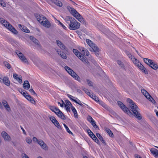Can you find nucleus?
I'll use <instances>...</instances> for the list:
<instances>
[{
	"mask_svg": "<svg viewBox=\"0 0 158 158\" xmlns=\"http://www.w3.org/2000/svg\"><path fill=\"white\" fill-rule=\"evenodd\" d=\"M26 141L28 143H31L32 142L31 139L29 137H27L26 139Z\"/></svg>",
	"mask_w": 158,
	"mask_h": 158,
	"instance_id": "nucleus-46",
	"label": "nucleus"
},
{
	"mask_svg": "<svg viewBox=\"0 0 158 158\" xmlns=\"http://www.w3.org/2000/svg\"><path fill=\"white\" fill-rule=\"evenodd\" d=\"M67 96L68 97V98H70V99L72 101H73L74 102V100H76L74 99H73V98H75L73 96H72L68 94H67Z\"/></svg>",
	"mask_w": 158,
	"mask_h": 158,
	"instance_id": "nucleus-47",
	"label": "nucleus"
},
{
	"mask_svg": "<svg viewBox=\"0 0 158 158\" xmlns=\"http://www.w3.org/2000/svg\"><path fill=\"white\" fill-rule=\"evenodd\" d=\"M143 60L149 66H150L153 62L152 60L147 58H144Z\"/></svg>",
	"mask_w": 158,
	"mask_h": 158,
	"instance_id": "nucleus-28",
	"label": "nucleus"
},
{
	"mask_svg": "<svg viewBox=\"0 0 158 158\" xmlns=\"http://www.w3.org/2000/svg\"><path fill=\"white\" fill-rule=\"evenodd\" d=\"M83 90L88 95H89L90 96V93L89 91L86 88H84L83 89Z\"/></svg>",
	"mask_w": 158,
	"mask_h": 158,
	"instance_id": "nucleus-44",
	"label": "nucleus"
},
{
	"mask_svg": "<svg viewBox=\"0 0 158 158\" xmlns=\"http://www.w3.org/2000/svg\"><path fill=\"white\" fill-rule=\"evenodd\" d=\"M117 63L120 66L124 68L123 65V64L122 63L121 61L120 60H118L117 61Z\"/></svg>",
	"mask_w": 158,
	"mask_h": 158,
	"instance_id": "nucleus-48",
	"label": "nucleus"
},
{
	"mask_svg": "<svg viewBox=\"0 0 158 158\" xmlns=\"http://www.w3.org/2000/svg\"><path fill=\"white\" fill-rule=\"evenodd\" d=\"M74 113V116L76 118H78V114L77 112V111H76L75 112H73Z\"/></svg>",
	"mask_w": 158,
	"mask_h": 158,
	"instance_id": "nucleus-56",
	"label": "nucleus"
},
{
	"mask_svg": "<svg viewBox=\"0 0 158 158\" xmlns=\"http://www.w3.org/2000/svg\"><path fill=\"white\" fill-rule=\"evenodd\" d=\"M53 2L57 6L61 7L62 6V3L58 0H53Z\"/></svg>",
	"mask_w": 158,
	"mask_h": 158,
	"instance_id": "nucleus-32",
	"label": "nucleus"
},
{
	"mask_svg": "<svg viewBox=\"0 0 158 158\" xmlns=\"http://www.w3.org/2000/svg\"><path fill=\"white\" fill-rule=\"evenodd\" d=\"M118 104L125 113L128 115L131 114L130 111L128 110V108L122 102L120 101H118Z\"/></svg>",
	"mask_w": 158,
	"mask_h": 158,
	"instance_id": "nucleus-9",
	"label": "nucleus"
},
{
	"mask_svg": "<svg viewBox=\"0 0 158 158\" xmlns=\"http://www.w3.org/2000/svg\"><path fill=\"white\" fill-rule=\"evenodd\" d=\"M19 91L32 104H35V102L34 99L27 92H23L21 89H19Z\"/></svg>",
	"mask_w": 158,
	"mask_h": 158,
	"instance_id": "nucleus-8",
	"label": "nucleus"
},
{
	"mask_svg": "<svg viewBox=\"0 0 158 158\" xmlns=\"http://www.w3.org/2000/svg\"><path fill=\"white\" fill-rule=\"evenodd\" d=\"M106 131L110 136L112 137L113 136V133L110 129L107 128Z\"/></svg>",
	"mask_w": 158,
	"mask_h": 158,
	"instance_id": "nucleus-37",
	"label": "nucleus"
},
{
	"mask_svg": "<svg viewBox=\"0 0 158 158\" xmlns=\"http://www.w3.org/2000/svg\"><path fill=\"white\" fill-rule=\"evenodd\" d=\"M57 21L56 23H58V25H60V26L63 27L64 29L65 30L67 29V27L59 20H57Z\"/></svg>",
	"mask_w": 158,
	"mask_h": 158,
	"instance_id": "nucleus-34",
	"label": "nucleus"
},
{
	"mask_svg": "<svg viewBox=\"0 0 158 158\" xmlns=\"http://www.w3.org/2000/svg\"><path fill=\"white\" fill-rule=\"evenodd\" d=\"M65 104L64 103V106H70L72 105V104L69 100H66L65 101Z\"/></svg>",
	"mask_w": 158,
	"mask_h": 158,
	"instance_id": "nucleus-41",
	"label": "nucleus"
},
{
	"mask_svg": "<svg viewBox=\"0 0 158 158\" xmlns=\"http://www.w3.org/2000/svg\"><path fill=\"white\" fill-rule=\"evenodd\" d=\"M2 102L6 110L8 112L10 111H11V109L8 104L7 102L5 100H3L2 101Z\"/></svg>",
	"mask_w": 158,
	"mask_h": 158,
	"instance_id": "nucleus-17",
	"label": "nucleus"
},
{
	"mask_svg": "<svg viewBox=\"0 0 158 158\" xmlns=\"http://www.w3.org/2000/svg\"><path fill=\"white\" fill-rule=\"evenodd\" d=\"M41 147V148L45 150L48 149V147L46 144L41 139H39L38 143Z\"/></svg>",
	"mask_w": 158,
	"mask_h": 158,
	"instance_id": "nucleus-16",
	"label": "nucleus"
},
{
	"mask_svg": "<svg viewBox=\"0 0 158 158\" xmlns=\"http://www.w3.org/2000/svg\"><path fill=\"white\" fill-rule=\"evenodd\" d=\"M22 156L23 158H29V157L25 154H22Z\"/></svg>",
	"mask_w": 158,
	"mask_h": 158,
	"instance_id": "nucleus-59",
	"label": "nucleus"
},
{
	"mask_svg": "<svg viewBox=\"0 0 158 158\" xmlns=\"http://www.w3.org/2000/svg\"><path fill=\"white\" fill-rule=\"evenodd\" d=\"M3 64L8 69H10L11 68L10 64L6 61H4Z\"/></svg>",
	"mask_w": 158,
	"mask_h": 158,
	"instance_id": "nucleus-36",
	"label": "nucleus"
},
{
	"mask_svg": "<svg viewBox=\"0 0 158 158\" xmlns=\"http://www.w3.org/2000/svg\"><path fill=\"white\" fill-rule=\"evenodd\" d=\"M0 22L3 26L9 29L15 35H17L18 33V31L10 24L8 22L3 18H0Z\"/></svg>",
	"mask_w": 158,
	"mask_h": 158,
	"instance_id": "nucleus-3",
	"label": "nucleus"
},
{
	"mask_svg": "<svg viewBox=\"0 0 158 158\" xmlns=\"http://www.w3.org/2000/svg\"><path fill=\"white\" fill-rule=\"evenodd\" d=\"M139 68L145 74H148V72L146 69V68L141 64H139V65H138Z\"/></svg>",
	"mask_w": 158,
	"mask_h": 158,
	"instance_id": "nucleus-24",
	"label": "nucleus"
},
{
	"mask_svg": "<svg viewBox=\"0 0 158 158\" xmlns=\"http://www.w3.org/2000/svg\"><path fill=\"white\" fill-rule=\"evenodd\" d=\"M23 88L24 89H28L30 87V84L28 81H25L23 83Z\"/></svg>",
	"mask_w": 158,
	"mask_h": 158,
	"instance_id": "nucleus-26",
	"label": "nucleus"
},
{
	"mask_svg": "<svg viewBox=\"0 0 158 158\" xmlns=\"http://www.w3.org/2000/svg\"><path fill=\"white\" fill-rule=\"evenodd\" d=\"M96 135L99 139L102 142V143L105 144H106L105 140L99 133H97Z\"/></svg>",
	"mask_w": 158,
	"mask_h": 158,
	"instance_id": "nucleus-31",
	"label": "nucleus"
},
{
	"mask_svg": "<svg viewBox=\"0 0 158 158\" xmlns=\"http://www.w3.org/2000/svg\"><path fill=\"white\" fill-rule=\"evenodd\" d=\"M70 13L72 15L77 19L79 22L85 24L86 22L85 19L82 18V16L77 11V10H69Z\"/></svg>",
	"mask_w": 158,
	"mask_h": 158,
	"instance_id": "nucleus-5",
	"label": "nucleus"
},
{
	"mask_svg": "<svg viewBox=\"0 0 158 158\" xmlns=\"http://www.w3.org/2000/svg\"><path fill=\"white\" fill-rule=\"evenodd\" d=\"M56 51L59 55L62 52L60 49H56Z\"/></svg>",
	"mask_w": 158,
	"mask_h": 158,
	"instance_id": "nucleus-64",
	"label": "nucleus"
},
{
	"mask_svg": "<svg viewBox=\"0 0 158 158\" xmlns=\"http://www.w3.org/2000/svg\"><path fill=\"white\" fill-rule=\"evenodd\" d=\"M0 4L3 7H5L6 5L5 2L2 0H0Z\"/></svg>",
	"mask_w": 158,
	"mask_h": 158,
	"instance_id": "nucleus-45",
	"label": "nucleus"
},
{
	"mask_svg": "<svg viewBox=\"0 0 158 158\" xmlns=\"http://www.w3.org/2000/svg\"><path fill=\"white\" fill-rule=\"evenodd\" d=\"M16 53L19 57V58L23 62L25 63H27L28 62L27 59L22 53L19 51H17Z\"/></svg>",
	"mask_w": 158,
	"mask_h": 158,
	"instance_id": "nucleus-12",
	"label": "nucleus"
},
{
	"mask_svg": "<svg viewBox=\"0 0 158 158\" xmlns=\"http://www.w3.org/2000/svg\"><path fill=\"white\" fill-rule=\"evenodd\" d=\"M19 27L20 28L22 31L26 33H29L30 31L26 27H24L21 24H19L18 25Z\"/></svg>",
	"mask_w": 158,
	"mask_h": 158,
	"instance_id": "nucleus-22",
	"label": "nucleus"
},
{
	"mask_svg": "<svg viewBox=\"0 0 158 158\" xmlns=\"http://www.w3.org/2000/svg\"><path fill=\"white\" fill-rule=\"evenodd\" d=\"M56 114L61 119L63 120L65 119V115L62 113V112L60 110Z\"/></svg>",
	"mask_w": 158,
	"mask_h": 158,
	"instance_id": "nucleus-27",
	"label": "nucleus"
},
{
	"mask_svg": "<svg viewBox=\"0 0 158 158\" xmlns=\"http://www.w3.org/2000/svg\"><path fill=\"white\" fill-rule=\"evenodd\" d=\"M86 82L90 86H92L93 85V82L87 79Z\"/></svg>",
	"mask_w": 158,
	"mask_h": 158,
	"instance_id": "nucleus-43",
	"label": "nucleus"
},
{
	"mask_svg": "<svg viewBox=\"0 0 158 158\" xmlns=\"http://www.w3.org/2000/svg\"><path fill=\"white\" fill-rule=\"evenodd\" d=\"M77 100H74V102L76 103L79 105L80 106H83L84 105L81 101L78 99H77Z\"/></svg>",
	"mask_w": 158,
	"mask_h": 158,
	"instance_id": "nucleus-40",
	"label": "nucleus"
},
{
	"mask_svg": "<svg viewBox=\"0 0 158 158\" xmlns=\"http://www.w3.org/2000/svg\"><path fill=\"white\" fill-rule=\"evenodd\" d=\"M37 18L38 21L41 23H43V21L44 20H46V18L42 15H39Z\"/></svg>",
	"mask_w": 158,
	"mask_h": 158,
	"instance_id": "nucleus-21",
	"label": "nucleus"
},
{
	"mask_svg": "<svg viewBox=\"0 0 158 158\" xmlns=\"http://www.w3.org/2000/svg\"><path fill=\"white\" fill-rule=\"evenodd\" d=\"M29 91L32 94L36 95V93L35 92L33 89H29Z\"/></svg>",
	"mask_w": 158,
	"mask_h": 158,
	"instance_id": "nucleus-49",
	"label": "nucleus"
},
{
	"mask_svg": "<svg viewBox=\"0 0 158 158\" xmlns=\"http://www.w3.org/2000/svg\"><path fill=\"white\" fill-rule=\"evenodd\" d=\"M93 140H94L96 143H97L98 144V143L99 142V140L97 139V138L96 137H95L94 139H93Z\"/></svg>",
	"mask_w": 158,
	"mask_h": 158,
	"instance_id": "nucleus-60",
	"label": "nucleus"
},
{
	"mask_svg": "<svg viewBox=\"0 0 158 158\" xmlns=\"http://www.w3.org/2000/svg\"><path fill=\"white\" fill-rule=\"evenodd\" d=\"M131 60L133 61L134 64L136 66L139 65V64L140 63L139 62V61L135 57L131 58Z\"/></svg>",
	"mask_w": 158,
	"mask_h": 158,
	"instance_id": "nucleus-30",
	"label": "nucleus"
},
{
	"mask_svg": "<svg viewBox=\"0 0 158 158\" xmlns=\"http://www.w3.org/2000/svg\"><path fill=\"white\" fill-rule=\"evenodd\" d=\"M141 92L145 97L149 101L152 102L153 103H155V101L153 98L150 95L149 93L144 89H141Z\"/></svg>",
	"mask_w": 158,
	"mask_h": 158,
	"instance_id": "nucleus-10",
	"label": "nucleus"
},
{
	"mask_svg": "<svg viewBox=\"0 0 158 158\" xmlns=\"http://www.w3.org/2000/svg\"><path fill=\"white\" fill-rule=\"evenodd\" d=\"M86 42L92 48V50L90 51L94 52L97 56H98L99 55V52L100 50L99 48H98L97 46L92 41L89 39H87L86 40Z\"/></svg>",
	"mask_w": 158,
	"mask_h": 158,
	"instance_id": "nucleus-4",
	"label": "nucleus"
},
{
	"mask_svg": "<svg viewBox=\"0 0 158 158\" xmlns=\"http://www.w3.org/2000/svg\"><path fill=\"white\" fill-rule=\"evenodd\" d=\"M1 135L5 141H9L11 140L10 135L5 131H2L1 133Z\"/></svg>",
	"mask_w": 158,
	"mask_h": 158,
	"instance_id": "nucleus-13",
	"label": "nucleus"
},
{
	"mask_svg": "<svg viewBox=\"0 0 158 158\" xmlns=\"http://www.w3.org/2000/svg\"><path fill=\"white\" fill-rule=\"evenodd\" d=\"M90 123L94 127H95L96 128H98V126L96 125V123L94 120L93 121H92L90 122Z\"/></svg>",
	"mask_w": 158,
	"mask_h": 158,
	"instance_id": "nucleus-42",
	"label": "nucleus"
},
{
	"mask_svg": "<svg viewBox=\"0 0 158 158\" xmlns=\"http://www.w3.org/2000/svg\"><path fill=\"white\" fill-rule=\"evenodd\" d=\"M20 127H21V129L23 131V133L24 135H26V132L24 129H23V128L21 126Z\"/></svg>",
	"mask_w": 158,
	"mask_h": 158,
	"instance_id": "nucleus-62",
	"label": "nucleus"
},
{
	"mask_svg": "<svg viewBox=\"0 0 158 158\" xmlns=\"http://www.w3.org/2000/svg\"><path fill=\"white\" fill-rule=\"evenodd\" d=\"M33 141L35 142H37L38 143V142L39 141V139H37L35 137H33L32 139Z\"/></svg>",
	"mask_w": 158,
	"mask_h": 158,
	"instance_id": "nucleus-51",
	"label": "nucleus"
},
{
	"mask_svg": "<svg viewBox=\"0 0 158 158\" xmlns=\"http://www.w3.org/2000/svg\"><path fill=\"white\" fill-rule=\"evenodd\" d=\"M149 66L155 70L157 69L158 68V65L157 64L153 62Z\"/></svg>",
	"mask_w": 158,
	"mask_h": 158,
	"instance_id": "nucleus-29",
	"label": "nucleus"
},
{
	"mask_svg": "<svg viewBox=\"0 0 158 158\" xmlns=\"http://www.w3.org/2000/svg\"><path fill=\"white\" fill-rule=\"evenodd\" d=\"M50 119L55 125L57 127L58 129H61V127L59 123L54 117L53 116H51L50 117Z\"/></svg>",
	"mask_w": 158,
	"mask_h": 158,
	"instance_id": "nucleus-15",
	"label": "nucleus"
},
{
	"mask_svg": "<svg viewBox=\"0 0 158 158\" xmlns=\"http://www.w3.org/2000/svg\"><path fill=\"white\" fill-rule=\"evenodd\" d=\"M67 8L68 10H75V9L73 8L72 7H71L69 6H67Z\"/></svg>",
	"mask_w": 158,
	"mask_h": 158,
	"instance_id": "nucleus-57",
	"label": "nucleus"
},
{
	"mask_svg": "<svg viewBox=\"0 0 158 158\" xmlns=\"http://www.w3.org/2000/svg\"><path fill=\"white\" fill-rule=\"evenodd\" d=\"M65 20L69 25V28L70 30H75L79 29L80 24L74 18L67 16L66 17Z\"/></svg>",
	"mask_w": 158,
	"mask_h": 158,
	"instance_id": "nucleus-1",
	"label": "nucleus"
},
{
	"mask_svg": "<svg viewBox=\"0 0 158 158\" xmlns=\"http://www.w3.org/2000/svg\"><path fill=\"white\" fill-rule=\"evenodd\" d=\"M64 69L68 73L78 81H80V80L79 77L71 69L67 66H66L64 67Z\"/></svg>",
	"mask_w": 158,
	"mask_h": 158,
	"instance_id": "nucleus-7",
	"label": "nucleus"
},
{
	"mask_svg": "<svg viewBox=\"0 0 158 158\" xmlns=\"http://www.w3.org/2000/svg\"><path fill=\"white\" fill-rule=\"evenodd\" d=\"M30 39L34 43L35 47L38 49L41 48V46L39 41L33 36H30Z\"/></svg>",
	"mask_w": 158,
	"mask_h": 158,
	"instance_id": "nucleus-11",
	"label": "nucleus"
},
{
	"mask_svg": "<svg viewBox=\"0 0 158 158\" xmlns=\"http://www.w3.org/2000/svg\"><path fill=\"white\" fill-rule=\"evenodd\" d=\"M73 52L75 55L83 62L86 64H88V62L86 57L82 55L81 53L79 52L77 49H73Z\"/></svg>",
	"mask_w": 158,
	"mask_h": 158,
	"instance_id": "nucleus-6",
	"label": "nucleus"
},
{
	"mask_svg": "<svg viewBox=\"0 0 158 158\" xmlns=\"http://www.w3.org/2000/svg\"><path fill=\"white\" fill-rule=\"evenodd\" d=\"M96 102H99V98L98 97L94 95L93 94H90V96Z\"/></svg>",
	"mask_w": 158,
	"mask_h": 158,
	"instance_id": "nucleus-35",
	"label": "nucleus"
},
{
	"mask_svg": "<svg viewBox=\"0 0 158 158\" xmlns=\"http://www.w3.org/2000/svg\"><path fill=\"white\" fill-rule=\"evenodd\" d=\"M128 56L131 59V58H134V56H132L130 53H128L127 54Z\"/></svg>",
	"mask_w": 158,
	"mask_h": 158,
	"instance_id": "nucleus-58",
	"label": "nucleus"
},
{
	"mask_svg": "<svg viewBox=\"0 0 158 158\" xmlns=\"http://www.w3.org/2000/svg\"><path fill=\"white\" fill-rule=\"evenodd\" d=\"M63 125L65 127L66 131L70 134H71L73 135V133L70 131L69 129V127L66 125V124L64 123L63 124Z\"/></svg>",
	"mask_w": 158,
	"mask_h": 158,
	"instance_id": "nucleus-33",
	"label": "nucleus"
},
{
	"mask_svg": "<svg viewBox=\"0 0 158 158\" xmlns=\"http://www.w3.org/2000/svg\"><path fill=\"white\" fill-rule=\"evenodd\" d=\"M7 86H9L10 85V81H9L8 78L7 77H5L3 78L2 80V81Z\"/></svg>",
	"mask_w": 158,
	"mask_h": 158,
	"instance_id": "nucleus-25",
	"label": "nucleus"
},
{
	"mask_svg": "<svg viewBox=\"0 0 158 158\" xmlns=\"http://www.w3.org/2000/svg\"><path fill=\"white\" fill-rule=\"evenodd\" d=\"M54 112L56 114L59 112L60 110L58 108L56 107V109H55Z\"/></svg>",
	"mask_w": 158,
	"mask_h": 158,
	"instance_id": "nucleus-55",
	"label": "nucleus"
},
{
	"mask_svg": "<svg viewBox=\"0 0 158 158\" xmlns=\"http://www.w3.org/2000/svg\"><path fill=\"white\" fill-rule=\"evenodd\" d=\"M41 24L47 28H49L51 26L50 22L48 21L47 19L46 20L43 21V23H42Z\"/></svg>",
	"mask_w": 158,
	"mask_h": 158,
	"instance_id": "nucleus-23",
	"label": "nucleus"
},
{
	"mask_svg": "<svg viewBox=\"0 0 158 158\" xmlns=\"http://www.w3.org/2000/svg\"><path fill=\"white\" fill-rule=\"evenodd\" d=\"M99 104H100L103 107H104V108L106 109H108V106L105 103H104L102 101H99Z\"/></svg>",
	"mask_w": 158,
	"mask_h": 158,
	"instance_id": "nucleus-38",
	"label": "nucleus"
},
{
	"mask_svg": "<svg viewBox=\"0 0 158 158\" xmlns=\"http://www.w3.org/2000/svg\"><path fill=\"white\" fill-rule=\"evenodd\" d=\"M88 120L90 122H91L92 121L94 120V119L92 118V117L90 116H88Z\"/></svg>",
	"mask_w": 158,
	"mask_h": 158,
	"instance_id": "nucleus-52",
	"label": "nucleus"
},
{
	"mask_svg": "<svg viewBox=\"0 0 158 158\" xmlns=\"http://www.w3.org/2000/svg\"><path fill=\"white\" fill-rule=\"evenodd\" d=\"M60 55L62 58L64 59H66L67 58V56L66 54L63 52H62L60 54Z\"/></svg>",
	"mask_w": 158,
	"mask_h": 158,
	"instance_id": "nucleus-39",
	"label": "nucleus"
},
{
	"mask_svg": "<svg viewBox=\"0 0 158 158\" xmlns=\"http://www.w3.org/2000/svg\"><path fill=\"white\" fill-rule=\"evenodd\" d=\"M71 110L73 112H74L77 111L75 108L73 106H72L71 107Z\"/></svg>",
	"mask_w": 158,
	"mask_h": 158,
	"instance_id": "nucleus-63",
	"label": "nucleus"
},
{
	"mask_svg": "<svg viewBox=\"0 0 158 158\" xmlns=\"http://www.w3.org/2000/svg\"><path fill=\"white\" fill-rule=\"evenodd\" d=\"M79 49L81 52H83L85 55L88 56L89 55V52L85 48L80 47L79 48Z\"/></svg>",
	"mask_w": 158,
	"mask_h": 158,
	"instance_id": "nucleus-20",
	"label": "nucleus"
},
{
	"mask_svg": "<svg viewBox=\"0 0 158 158\" xmlns=\"http://www.w3.org/2000/svg\"><path fill=\"white\" fill-rule=\"evenodd\" d=\"M87 131L89 135V134L93 133V132L89 129L87 130Z\"/></svg>",
	"mask_w": 158,
	"mask_h": 158,
	"instance_id": "nucleus-61",
	"label": "nucleus"
},
{
	"mask_svg": "<svg viewBox=\"0 0 158 158\" xmlns=\"http://www.w3.org/2000/svg\"><path fill=\"white\" fill-rule=\"evenodd\" d=\"M56 43L62 50L64 51H68V48L61 41L59 40H56Z\"/></svg>",
	"mask_w": 158,
	"mask_h": 158,
	"instance_id": "nucleus-14",
	"label": "nucleus"
},
{
	"mask_svg": "<svg viewBox=\"0 0 158 158\" xmlns=\"http://www.w3.org/2000/svg\"><path fill=\"white\" fill-rule=\"evenodd\" d=\"M127 102L135 117L139 120L141 119L142 118L141 116L138 112L139 108L135 103L130 98L127 99Z\"/></svg>",
	"mask_w": 158,
	"mask_h": 158,
	"instance_id": "nucleus-2",
	"label": "nucleus"
},
{
	"mask_svg": "<svg viewBox=\"0 0 158 158\" xmlns=\"http://www.w3.org/2000/svg\"><path fill=\"white\" fill-rule=\"evenodd\" d=\"M89 136L93 139H94V138L96 136L94 134V133H92V134H89Z\"/></svg>",
	"mask_w": 158,
	"mask_h": 158,
	"instance_id": "nucleus-54",
	"label": "nucleus"
},
{
	"mask_svg": "<svg viewBox=\"0 0 158 158\" xmlns=\"http://www.w3.org/2000/svg\"><path fill=\"white\" fill-rule=\"evenodd\" d=\"M66 108V110L70 112V109L69 106H64Z\"/></svg>",
	"mask_w": 158,
	"mask_h": 158,
	"instance_id": "nucleus-53",
	"label": "nucleus"
},
{
	"mask_svg": "<svg viewBox=\"0 0 158 158\" xmlns=\"http://www.w3.org/2000/svg\"><path fill=\"white\" fill-rule=\"evenodd\" d=\"M150 151L153 155L156 158H158V150L155 148H151Z\"/></svg>",
	"mask_w": 158,
	"mask_h": 158,
	"instance_id": "nucleus-19",
	"label": "nucleus"
},
{
	"mask_svg": "<svg viewBox=\"0 0 158 158\" xmlns=\"http://www.w3.org/2000/svg\"><path fill=\"white\" fill-rule=\"evenodd\" d=\"M13 77L15 79L17 80L20 84L22 83V77L21 76H18V75L16 73H14Z\"/></svg>",
	"mask_w": 158,
	"mask_h": 158,
	"instance_id": "nucleus-18",
	"label": "nucleus"
},
{
	"mask_svg": "<svg viewBox=\"0 0 158 158\" xmlns=\"http://www.w3.org/2000/svg\"><path fill=\"white\" fill-rule=\"evenodd\" d=\"M50 108L52 111L54 112V111L55 110V109H56V107H55L54 106H50Z\"/></svg>",
	"mask_w": 158,
	"mask_h": 158,
	"instance_id": "nucleus-50",
	"label": "nucleus"
}]
</instances>
